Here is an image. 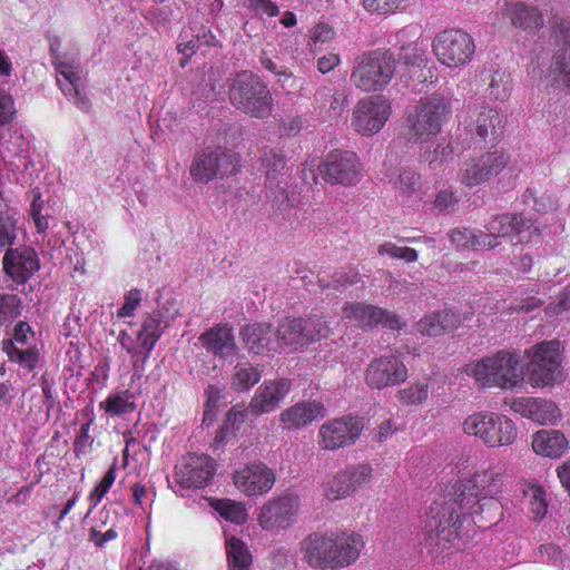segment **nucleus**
Listing matches in <instances>:
<instances>
[{"label": "nucleus", "instance_id": "1", "mask_svg": "<svg viewBox=\"0 0 570 570\" xmlns=\"http://www.w3.org/2000/svg\"><path fill=\"white\" fill-rule=\"evenodd\" d=\"M449 495V499L444 497L441 502H433L425 520L432 544L441 552L459 547L462 520L482 497L471 479L458 482Z\"/></svg>", "mask_w": 570, "mask_h": 570}, {"label": "nucleus", "instance_id": "2", "mask_svg": "<svg viewBox=\"0 0 570 570\" xmlns=\"http://www.w3.org/2000/svg\"><path fill=\"white\" fill-rule=\"evenodd\" d=\"M452 114L451 100L440 94L420 99L406 114L404 135L409 142H425L435 137Z\"/></svg>", "mask_w": 570, "mask_h": 570}, {"label": "nucleus", "instance_id": "3", "mask_svg": "<svg viewBox=\"0 0 570 570\" xmlns=\"http://www.w3.org/2000/svg\"><path fill=\"white\" fill-rule=\"evenodd\" d=\"M466 373L482 386H497L503 390L512 389L524 382L523 367L515 352L501 350L493 356L481 358L469 365Z\"/></svg>", "mask_w": 570, "mask_h": 570}, {"label": "nucleus", "instance_id": "4", "mask_svg": "<svg viewBox=\"0 0 570 570\" xmlns=\"http://www.w3.org/2000/svg\"><path fill=\"white\" fill-rule=\"evenodd\" d=\"M228 95L230 104L249 117L264 119L272 114V94L266 83L252 72L238 73L229 87Z\"/></svg>", "mask_w": 570, "mask_h": 570}, {"label": "nucleus", "instance_id": "5", "mask_svg": "<svg viewBox=\"0 0 570 570\" xmlns=\"http://www.w3.org/2000/svg\"><path fill=\"white\" fill-rule=\"evenodd\" d=\"M395 69L394 55L389 49H376L355 58L350 79L363 91H379L391 82Z\"/></svg>", "mask_w": 570, "mask_h": 570}, {"label": "nucleus", "instance_id": "6", "mask_svg": "<svg viewBox=\"0 0 570 570\" xmlns=\"http://www.w3.org/2000/svg\"><path fill=\"white\" fill-rule=\"evenodd\" d=\"M529 362L525 365L524 381L532 386H544L554 383L561 375V355L559 342L544 341L527 351Z\"/></svg>", "mask_w": 570, "mask_h": 570}, {"label": "nucleus", "instance_id": "7", "mask_svg": "<svg viewBox=\"0 0 570 570\" xmlns=\"http://www.w3.org/2000/svg\"><path fill=\"white\" fill-rule=\"evenodd\" d=\"M238 170L236 155L223 147H206L194 156L189 173L196 183L208 184Z\"/></svg>", "mask_w": 570, "mask_h": 570}, {"label": "nucleus", "instance_id": "8", "mask_svg": "<svg viewBox=\"0 0 570 570\" xmlns=\"http://www.w3.org/2000/svg\"><path fill=\"white\" fill-rule=\"evenodd\" d=\"M432 49L442 65L455 68L471 61L475 52V45L468 32L460 29H446L435 35Z\"/></svg>", "mask_w": 570, "mask_h": 570}, {"label": "nucleus", "instance_id": "9", "mask_svg": "<svg viewBox=\"0 0 570 570\" xmlns=\"http://www.w3.org/2000/svg\"><path fill=\"white\" fill-rule=\"evenodd\" d=\"M509 161L510 155L498 149L468 158L460 166L458 179L469 188L479 186L497 177Z\"/></svg>", "mask_w": 570, "mask_h": 570}, {"label": "nucleus", "instance_id": "10", "mask_svg": "<svg viewBox=\"0 0 570 570\" xmlns=\"http://www.w3.org/2000/svg\"><path fill=\"white\" fill-rule=\"evenodd\" d=\"M317 169L325 183L344 187L356 185L363 176L360 159L352 151H331Z\"/></svg>", "mask_w": 570, "mask_h": 570}, {"label": "nucleus", "instance_id": "11", "mask_svg": "<svg viewBox=\"0 0 570 570\" xmlns=\"http://www.w3.org/2000/svg\"><path fill=\"white\" fill-rule=\"evenodd\" d=\"M299 508L298 494L285 492L263 504L258 514V523L264 530H285L295 522Z\"/></svg>", "mask_w": 570, "mask_h": 570}, {"label": "nucleus", "instance_id": "12", "mask_svg": "<svg viewBox=\"0 0 570 570\" xmlns=\"http://www.w3.org/2000/svg\"><path fill=\"white\" fill-rule=\"evenodd\" d=\"M364 429L363 419L358 416H342L325 422L318 432V444L323 450H337L352 445Z\"/></svg>", "mask_w": 570, "mask_h": 570}, {"label": "nucleus", "instance_id": "13", "mask_svg": "<svg viewBox=\"0 0 570 570\" xmlns=\"http://www.w3.org/2000/svg\"><path fill=\"white\" fill-rule=\"evenodd\" d=\"M391 114L390 101L382 96L360 100L354 108L352 125L362 135L381 130Z\"/></svg>", "mask_w": 570, "mask_h": 570}, {"label": "nucleus", "instance_id": "14", "mask_svg": "<svg viewBox=\"0 0 570 570\" xmlns=\"http://www.w3.org/2000/svg\"><path fill=\"white\" fill-rule=\"evenodd\" d=\"M364 377L371 389L382 390L404 382L407 379V368L396 356H381L370 362Z\"/></svg>", "mask_w": 570, "mask_h": 570}, {"label": "nucleus", "instance_id": "15", "mask_svg": "<svg viewBox=\"0 0 570 570\" xmlns=\"http://www.w3.org/2000/svg\"><path fill=\"white\" fill-rule=\"evenodd\" d=\"M215 462L206 454H189L175 468V481L184 488H205L215 474Z\"/></svg>", "mask_w": 570, "mask_h": 570}, {"label": "nucleus", "instance_id": "16", "mask_svg": "<svg viewBox=\"0 0 570 570\" xmlns=\"http://www.w3.org/2000/svg\"><path fill=\"white\" fill-rule=\"evenodd\" d=\"M372 478V468L367 464H358L347 468L333 475L324 483V495L336 501L348 497L362 485L368 483Z\"/></svg>", "mask_w": 570, "mask_h": 570}, {"label": "nucleus", "instance_id": "17", "mask_svg": "<svg viewBox=\"0 0 570 570\" xmlns=\"http://www.w3.org/2000/svg\"><path fill=\"white\" fill-rule=\"evenodd\" d=\"M235 487L248 497L267 493L274 485V472L262 462H253L233 475Z\"/></svg>", "mask_w": 570, "mask_h": 570}, {"label": "nucleus", "instance_id": "18", "mask_svg": "<svg viewBox=\"0 0 570 570\" xmlns=\"http://www.w3.org/2000/svg\"><path fill=\"white\" fill-rule=\"evenodd\" d=\"M505 117L495 108L482 106L471 116L469 130L480 141L497 144L504 134Z\"/></svg>", "mask_w": 570, "mask_h": 570}, {"label": "nucleus", "instance_id": "19", "mask_svg": "<svg viewBox=\"0 0 570 570\" xmlns=\"http://www.w3.org/2000/svg\"><path fill=\"white\" fill-rule=\"evenodd\" d=\"M2 265L4 273L19 284H24L40 268L38 255L30 246L8 248Z\"/></svg>", "mask_w": 570, "mask_h": 570}, {"label": "nucleus", "instance_id": "20", "mask_svg": "<svg viewBox=\"0 0 570 570\" xmlns=\"http://www.w3.org/2000/svg\"><path fill=\"white\" fill-rule=\"evenodd\" d=\"M198 340L203 347L214 356L228 361L238 356L239 347L229 324H217L205 331Z\"/></svg>", "mask_w": 570, "mask_h": 570}, {"label": "nucleus", "instance_id": "21", "mask_svg": "<svg viewBox=\"0 0 570 570\" xmlns=\"http://www.w3.org/2000/svg\"><path fill=\"white\" fill-rule=\"evenodd\" d=\"M291 390V382L286 379L264 382L253 396L247 412L254 416L274 411Z\"/></svg>", "mask_w": 570, "mask_h": 570}, {"label": "nucleus", "instance_id": "22", "mask_svg": "<svg viewBox=\"0 0 570 570\" xmlns=\"http://www.w3.org/2000/svg\"><path fill=\"white\" fill-rule=\"evenodd\" d=\"M335 532H314L301 543L304 560L314 568L330 569Z\"/></svg>", "mask_w": 570, "mask_h": 570}, {"label": "nucleus", "instance_id": "23", "mask_svg": "<svg viewBox=\"0 0 570 570\" xmlns=\"http://www.w3.org/2000/svg\"><path fill=\"white\" fill-rule=\"evenodd\" d=\"M485 230L494 233L501 238L510 235H521L524 232L529 233V239L532 236H539L540 229L535 226L534 222L524 216L523 214L504 213L492 216L484 225Z\"/></svg>", "mask_w": 570, "mask_h": 570}, {"label": "nucleus", "instance_id": "24", "mask_svg": "<svg viewBox=\"0 0 570 570\" xmlns=\"http://www.w3.org/2000/svg\"><path fill=\"white\" fill-rule=\"evenodd\" d=\"M262 165L266 168V180L268 187L274 190V203L278 209L292 207L295 203V195L289 194L281 186L277 175L282 174L286 167L284 156L277 151L271 150L262 157Z\"/></svg>", "mask_w": 570, "mask_h": 570}, {"label": "nucleus", "instance_id": "25", "mask_svg": "<svg viewBox=\"0 0 570 570\" xmlns=\"http://www.w3.org/2000/svg\"><path fill=\"white\" fill-rule=\"evenodd\" d=\"M511 409L540 424H553L560 419V410L552 401L535 397H519L513 400Z\"/></svg>", "mask_w": 570, "mask_h": 570}, {"label": "nucleus", "instance_id": "26", "mask_svg": "<svg viewBox=\"0 0 570 570\" xmlns=\"http://www.w3.org/2000/svg\"><path fill=\"white\" fill-rule=\"evenodd\" d=\"M330 569H341L354 563L363 548L362 537L354 532H335Z\"/></svg>", "mask_w": 570, "mask_h": 570}, {"label": "nucleus", "instance_id": "27", "mask_svg": "<svg viewBox=\"0 0 570 570\" xmlns=\"http://www.w3.org/2000/svg\"><path fill=\"white\" fill-rule=\"evenodd\" d=\"M505 13L515 28L523 29L527 32L534 33L544 24V18L540 10L523 2L507 3Z\"/></svg>", "mask_w": 570, "mask_h": 570}, {"label": "nucleus", "instance_id": "28", "mask_svg": "<svg viewBox=\"0 0 570 570\" xmlns=\"http://www.w3.org/2000/svg\"><path fill=\"white\" fill-rule=\"evenodd\" d=\"M239 336L249 353L259 355L272 350L271 324L255 323L245 325L240 328Z\"/></svg>", "mask_w": 570, "mask_h": 570}, {"label": "nucleus", "instance_id": "29", "mask_svg": "<svg viewBox=\"0 0 570 570\" xmlns=\"http://www.w3.org/2000/svg\"><path fill=\"white\" fill-rule=\"evenodd\" d=\"M460 323L458 313L445 309L424 316L416 323V330L423 335L436 336L453 331Z\"/></svg>", "mask_w": 570, "mask_h": 570}, {"label": "nucleus", "instance_id": "30", "mask_svg": "<svg viewBox=\"0 0 570 570\" xmlns=\"http://www.w3.org/2000/svg\"><path fill=\"white\" fill-rule=\"evenodd\" d=\"M71 68L66 62L57 63V82L65 95L69 96L80 110L88 111L90 109V101L81 94L79 86L80 77Z\"/></svg>", "mask_w": 570, "mask_h": 570}, {"label": "nucleus", "instance_id": "31", "mask_svg": "<svg viewBox=\"0 0 570 570\" xmlns=\"http://www.w3.org/2000/svg\"><path fill=\"white\" fill-rule=\"evenodd\" d=\"M323 406L316 402L297 403L282 413V421L287 428L306 426L314 420L323 417Z\"/></svg>", "mask_w": 570, "mask_h": 570}, {"label": "nucleus", "instance_id": "32", "mask_svg": "<svg viewBox=\"0 0 570 570\" xmlns=\"http://www.w3.org/2000/svg\"><path fill=\"white\" fill-rule=\"evenodd\" d=\"M568 442L564 435L557 430L538 431L532 439L533 451L540 455L558 458L567 449Z\"/></svg>", "mask_w": 570, "mask_h": 570}, {"label": "nucleus", "instance_id": "33", "mask_svg": "<svg viewBox=\"0 0 570 570\" xmlns=\"http://www.w3.org/2000/svg\"><path fill=\"white\" fill-rule=\"evenodd\" d=\"M473 522L483 529L497 524L503 515V507L495 497H481L471 511Z\"/></svg>", "mask_w": 570, "mask_h": 570}, {"label": "nucleus", "instance_id": "34", "mask_svg": "<svg viewBox=\"0 0 570 570\" xmlns=\"http://www.w3.org/2000/svg\"><path fill=\"white\" fill-rule=\"evenodd\" d=\"M167 326L168 323L159 311H155L146 317L137 337L140 347L146 350V357L149 356Z\"/></svg>", "mask_w": 570, "mask_h": 570}, {"label": "nucleus", "instance_id": "35", "mask_svg": "<svg viewBox=\"0 0 570 570\" xmlns=\"http://www.w3.org/2000/svg\"><path fill=\"white\" fill-rule=\"evenodd\" d=\"M302 317H285L276 328V338L281 346H305Z\"/></svg>", "mask_w": 570, "mask_h": 570}, {"label": "nucleus", "instance_id": "36", "mask_svg": "<svg viewBox=\"0 0 570 570\" xmlns=\"http://www.w3.org/2000/svg\"><path fill=\"white\" fill-rule=\"evenodd\" d=\"M495 413H475L465 419L463 423L464 432L480 438L484 443H494L495 436L492 434Z\"/></svg>", "mask_w": 570, "mask_h": 570}, {"label": "nucleus", "instance_id": "37", "mask_svg": "<svg viewBox=\"0 0 570 570\" xmlns=\"http://www.w3.org/2000/svg\"><path fill=\"white\" fill-rule=\"evenodd\" d=\"M262 370L248 362L237 363L232 371L230 386L236 392H245L259 382Z\"/></svg>", "mask_w": 570, "mask_h": 570}, {"label": "nucleus", "instance_id": "38", "mask_svg": "<svg viewBox=\"0 0 570 570\" xmlns=\"http://www.w3.org/2000/svg\"><path fill=\"white\" fill-rule=\"evenodd\" d=\"M344 316L362 326L373 327L380 324L382 308L362 303H350L343 308Z\"/></svg>", "mask_w": 570, "mask_h": 570}, {"label": "nucleus", "instance_id": "39", "mask_svg": "<svg viewBox=\"0 0 570 570\" xmlns=\"http://www.w3.org/2000/svg\"><path fill=\"white\" fill-rule=\"evenodd\" d=\"M483 80L489 79V96L495 100L504 101L511 92L512 81L510 75L504 70H489L482 73Z\"/></svg>", "mask_w": 570, "mask_h": 570}, {"label": "nucleus", "instance_id": "40", "mask_svg": "<svg viewBox=\"0 0 570 570\" xmlns=\"http://www.w3.org/2000/svg\"><path fill=\"white\" fill-rule=\"evenodd\" d=\"M226 552L230 570H249L252 556L245 543L235 537L226 541Z\"/></svg>", "mask_w": 570, "mask_h": 570}, {"label": "nucleus", "instance_id": "41", "mask_svg": "<svg viewBox=\"0 0 570 570\" xmlns=\"http://www.w3.org/2000/svg\"><path fill=\"white\" fill-rule=\"evenodd\" d=\"M212 508L226 521L243 524L247 520V511L244 503L230 499H214Z\"/></svg>", "mask_w": 570, "mask_h": 570}, {"label": "nucleus", "instance_id": "42", "mask_svg": "<svg viewBox=\"0 0 570 570\" xmlns=\"http://www.w3.org/2000/svg\"><path fill=\"white\" fill-rule=\"evenodd\" d=\"M18 212L4 205L0 208V250L12 246L17 238Z\"/></svg>", "mask_w": 570, "mask_h": 570}, {"label": "nucleus", "instance_id": "43", "mask_svg": "<svg viewBox=\"0 0 570 570\" xmlns=\"http://www.w3.org/2000/svg\"><path fill=\"white\" fill-rule=\"evenodd\" d=\"M553 83L570 92V55L554 53L549 68Z\"/></svg>", "mask_w": 570, "mask_h": 570}, {"label": "nucleus", "instance_id": "44", "mask_svg": "<svg viewBox=\"0 0 570 570\" xmlns=\"http://www.w3.org/2000/svg\"><path fill=\"white\" fill-rule=\"evenodd\" d=\"M471 480L482 497H495L501 492L503 485L501 473L493 469L476 472Z\"/></svg>", "mask_w": 570, "mask_h": 570}, {"label": "nucleus", "instance_id": "45", "mask_svg": "<svg viewBox=\"0 0 570 570\" xmlns=\"http://www.w3.org/2000/svg\"><path fill=\"white\" fill-rule=\"evenodd\" d=\"M495 422H493L492 434L495 436L494 443H487L489 446H504L510 445L517 438L515 424L504 415L495 414Z\"/></svg>", "mask_w": 570, "mask_h": 570}, {"label": "nucleus", "instance_id": "46", "mask_svg": "<svg viewBox=\"0 0 570 570\" xmlns=\"http://www.w3.org/2000/svg\"><path fill=\"white\" fill-rule=\"evenodd\" d=\"M454 149L450 144L440 142L433 150H425L421 158L433 171H440L453 159Z\"/></svg>", "mask_w": 570, "mask_h": 570}, {"label": "nucleus", "instance_id": "47", "mask_svg": "<svg viewBox=\"0 0 570 570\" xmlns=\"http://www.w3.org/2000/svg\"><path fill=\"white\" fill-rule=\"evenodd\" d=\"M303 327L305 346L327 337L331 331L327 321L317 315L303 318Z\"/></svg>", "mask_w": 570, "mask_h": 570}, {"label": "nucleus", "instance_id": "48", "mask_svg": "<svg viewBox=\"0 0 570 570\" xmlns=\"http://www.w3.org/2000/svg\"><path fill=\"white\" fill-rule=\"evenodd\" d=\"M552 36L556 47V53L570 55V20L553 16L550 20Z\"/></svg>", "mask_w": 570, "mask_h": 570}, {"label": "nucleus", "instance_id": "49", "mask_svg": "<svg viewBox=\"0 0 570 570\" xmlns=\"http://www.w3.org/2000/svg\"><path fill=\"white\" fill-rule=\"evenodd\" d=\"M22 301L16 294H0V325H9L20 316Z\"/></svg>", "mask_w": 570, "mask_h": 570}, {"label": "nucleus", "instance_id": "50", "mask_svg": "<svg viewBox=\"0 0 570 570\" xmlns=\"http://www.w3.org/2000/svg\"><path fill=\"white\" fill-rule=\"evenodd\" d=\"M390 183L403 195L411 196L421 188L420 175L410 168L400 169L396 177H391Z\"/></svg>", "mask_w": 570, "mask_h": 570}, {"label": "nucleus", "instance_id": "51", "mask_svg": "<svg viewBox=\"0 0 570 570\" xmlns=\"http://www.w3.org/2000/svg\"><path fill=\"white\" fill-rule=\"evenodd\" d=\"M400 397L405 404H421L428 399L429 385L426 383H415L399 392Z\"/></svg>", "mask_w": 570, "mask_h": 570}, {"label": "nucleus", "instance_id": "52", "mask_svg": "<svg viewBox=\"0 0 570 570\" xmlns=\"http://www.w3.org/2000/svg\"><path fill=\"white\" fill-rule=\"evenodd\" d=\"M539 556L540 558L551 563L556 567L561 568L562 570L566 569V554L560 549L559 546L554 543H544L539 547Z\"/></svg>", "mask_w": 570, "mask_h": 570}, {"label": "nucleus", "instance_id": "53", "mask_svg": "<svg viewBox=\"0 0 570 570\" xmlns=\"http://www.w3.org/2000/svg\"><path fill=\"white\" fill-rule=\"evenodd\" d=\"M105 410L111 415H122L131 413L135 410V404L129 402L125 395L110 396L105 402Z\"/></svg>", "mask_w": 570, "mask_h": 570}, {"label": "nucleus", "instance_id": "54", "mask_svg": "<svg viewBox=\"0 0 570 570\" xmlns=\"http://www.w3.org/2000/svg\"><path fill=\"white\" fill-rule=\"evenodd\" d=\"M318 286L322 292H327V295L335 294L336 292H341L347 284H352L353 281L346 273L338 272L335 273L332 281H327L324 277L318 276Z\"/></svg>", "mask_w": 570, "mask_h": 570}, {"label": "nucleus", "instance_id": "55", "mask_svg": "<svg viewBox=\"0 0 570 570\" xmlns=\"http://www.w3.org/2000/svg\"><path fill=\"white\" fill-rule=\"evenodd\" d=\"M380 254H387L393 258L404 259L406 262H415L417 253L410 247H400L392 243H385L379 247Z\"/></svg>", "mask_w": 570, "mask_h": 570}, {"label": "nucleus", "instance_id": "56", "mask_svg": "<svg viewBox=\"0 0 570 570\" xmlns=\"http://www.w3.org/2000/svg\"><path fill=\"white\" fill-rule=\"evenodd\" d=\"M403 0H363L364 8L371 12L386 14L399 8Z\"/></svg>", "mask_w": 570, "mask_h": 570}, {"label": "nucleus", "instance_id": "57", "mask_svg": "<svg viewBox=\"0 0 570 570\" xmlns=\"http://www.w3.org/2000/svg\"><path fill=\"white\" fill-rule=\"evenodd\" d=\"M141 301L140 291L137 288H132L125 296V304L118 311V317H129L134 314V311L137 308Z\"/></svg>", "mask_w": 570, "mask_h": 570}, {"label": "nucleus", "instance_id": "58", "mask_svg": "<svg viewBox=\"0 0 570 570\" xmlns=\"http://www.w3.org/2000/svg\"><path fill=\"white\" fill-rule=\"evenodd\" d=\"M473 234L474 232L471 229L456 228L450 233V238L458 247H461L462 249H472Z\"/></svg>", "mask_w": 570, "mask_h": 570}, {"label": "nucleus", "instance_id": "59", "mask_svg": "<svg viewBox=\"0 0 570 570\" xmlns=\"http://www.w3.org/2000/svg\"><path fill=\"white\" fill-rule=\"evenodd\" d=\"M89 423H85L80 428V433L73 442V451L77 456H80L91 445L92 439L89 435Z\"/></svg>", "mask_w": 570, "mask_h": 570}, {"label": "nucleus", "instance_id": "60", "mask_svg": "<svg viewBox=\"0 0 570 570\" xmlns=\"http://www.w3.org/2000/svg\"><path fill=\"white\" fill-rule=\"evenodd\" d=\"M117 535L118 533L114 528L108 529L104 533L96 528H91L89 541H91L97 548H104L107 542L115 540Z\"/></svg>", "mask_w": 570, "mask_h": 570}, {"label": "nucleus", "instance_id": "61", "mask_svg": "<svg viewBox=\"0 0 570 570\" xmlns=\"http://www.w3.org/2000/svg\"><path fill=\"white\" fill-rule=\"evenodd\" d=\"M13 116V102L4 94H0V126L8 124Z\"/></svg>", "mask_w": 570, "mask_h": 570}, {"label": "nucleus", "instance_id": "62", "mask_svg": "<svg viewBox=\"0 0 570 570\" xmlns=\"http://www.w3.org/2000/svg\"><path fill=\"white\" fill-rule=\"evenodd\" d=\"M456 203L458 199L452 191L442 190L436 195L434 206L439 212H446Z\"/></svg>", "mask_w": 570, "mask_h": 570}, {"label": "nucleus", "instance_id": "63", "mask_svg": "<svg viewBox=\"0 0 570 570\" xmlns=\"http://www.w3.org/2000/svg\"><path fill=\"white\" fill-rule=\"evenodd\" d=\"M249 4L257 11L269 17L278 14V7L271 0H249Z\"/></svg>", "mask_w": 570, "mask_h": 570}, {"label": "nucleus", "instance_id": "64", "mask_svg": "<svg viewBox=\"0 0 570 570\" xmlns=\"http://www.w3.org/2000/svg\"><path fill=\"white\" fill-rule=\"evenodd\" d=\"M29 334L33 335L31 326L27 322L21 321L14 327L12 341L18 344L26 345L28 343Z\"/></svg>", "mask_w": 570, "mask_h": 570}]
</instances>
